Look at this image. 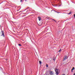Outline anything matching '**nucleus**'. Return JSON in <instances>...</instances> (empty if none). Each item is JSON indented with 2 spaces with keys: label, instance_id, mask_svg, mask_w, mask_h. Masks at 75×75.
Listing matches in <instances>:
<instances>
[{
  "label": "nucleus",
  "instance_id": "f257e3e1",
  "mask_svg": "<svg viewBox=\"0 0 75 75\" xmlns=\"http://www.w3.org/2000/svg\"><path fill=\"white\" fill-rule=\"evenodd\" d=\"M55 71L56 72V74L57 75H58L59 74V70L58 69H57V68H55Z\"/></svg>",
  "mask_w": 75,
  "mask_h": 75
},
{
  "label": "nucleus",
  "instance_id": "f03ea898",
  "mask_svg": "<svg viewBox=\"0 0 75 75\" xmlns=\"http://www.w3.org/2000/svg\"><path fill=\"white\" fill-rule=\"evenodd\" d=\"M68 58V57L67 56H65L64 57L63 61H65V60H66V59H67Z\"/></svg>",
  "mask_w": 75,
  "mask_h": 75
},
{
  "label": "nucleus",
  "instance_id": "7ed1b4c3",
  "mask_svg": "<svg viewBox=\"0 0 75 75\" xmlns=\"http://www.w3.org/2000/svg\"><path fill=\"white\" fill-rule=\"evenodd\" d=\"M1 33H2V36H3V37H4V31L2 30L1 31Z\"/></svg>",
  "mask_w": 75,
  "mask_h": 75
},
{
  "label": "nucleus",
  "instance_id": "20e7f679",
  "mask_svg": "<svg viewBox=\"0 0 75 75\" xmlns=\"http://www.w3.org/2000/svg\"><path fill=\"white\" fill-rule=\"evenodd\" d=\"M50 74L51 75H54V74L53 73H52V71H50Z\"/></svg>",
  "mask_w": 75,
  "mask_h": 75
},
{
  "label": "nucleus",
  "instance_id": "39448f33",
  "mask_svg": "<svg viewBox=\"0 0 75 75\" xmlns=\"http://www.w3.org/2000/svg\"><path fill=\"white\" fill-rule=\"evenodd\" d=\"M38 18L39 21H41V17H38Z\"/></svg>",
  "mask_w": 75,
  "mask_h": 75
},
{
  "label": "nucleus",
  "instance_id": "423d86ee",
  "mask_svg": "<svg viewBox=\"0 0 75 75\" xmlns=\"http://www.w3.org/2000/svg\"><path fill=\"white\" fill-rule=\"evenodd\" d=\"M71 13H72V12L70 11L69 13H67V14H71Z\"/></svg>",
  "mask_w": 75,
  "mask_h": 75
},
{
  "label": "nucleus",
  "instance_id": "0eeeda50",
  "mask_svg": "<svg viewBox=\"0 0 75 75\" xmlns=\"http://www.w3.org/2000/svg\"><path fill=\"white\" fill-rule=\"evenodd\" d=\"M74 69H75V67H73L72 69H71V72L72 71H73V70H74Z\"/></svg>",
  "mask_w": 75,
  "mask_h": 75
},
{
  "label": "nucleus",
  "instance_id": "6e6552de",
  "mask_svg": "<svg viewBox=\"0 0 75 75\" xmlns=\"http://www.w3.org/2000/svg\"><path fill=\"white\" fill-rule=\"evenodd\" d=\"M39 63H40V65H41V63H42V62H41V61H40Z\"/></svg>",
  "mask_w": 75,
  "mask_h": 75
},
{
  "label": "nucleus",
  "instance_id": "1a4fd4ad",
  "mask_svg": "<svg viewBox=\"0 0 75 75\" xmlns=\"http://www.w3.org/2000/svg\"><path fill=\"white\" fill-rule=\"evenodd\" d=\"M46 67H48V64H46Z\"/></svg>",
  "mask_w": 75,
  "mask_h": 75
},
{
  "label": "nucleus",
  "instance_id": "9d476101",
  "mask_svg": "<svg viewBox=\"0 0 75 75\" xmlns=\"http://www.w3.org/2000/svg\"><path fill=\"white\" fill-rule=\"evenodd\" d=\"M53 61H55V57H54L53 58Z\"/></svg>",
  "mask_w": 75,
  "mask_h": 75
},
{
  "label": "nucleus",
  "instance_id": "9b49d317",
  "mask_svg": "<svg viewBox=\"0 0 75 75\" xmlns=\"http://www.w3.org/2000/svg\"><path fill=\"white\" fill-rule=\"evenodd\" d=\"M19 46H21V45L20 44H18Z\"/></svg>",
  "mask_w": 75,
  "mask_h": 75
},
{
  "label": "nucleus",
  "instance_id": "f8f14e48",
  "mask_svg": "<svg viewBox=\"0 0 75 75\" xmlns=\"http://www.w3.org/2000/svg\"><path fill=\"white\" fill-rule=\"evenodd\" d=\"M61 49H60V50L59 51V52H61Z\"/></svg>",
  "mask_w": 75,
  "mask_h": 75
},
{
  "label": "nucleus",
  "instance_id": "ddd939ff",
  "mask_svg": "<svg viewBox=\"0 0 75 75\" xmlns=\"http://www.w3.org/2000/svg\"><path fill=\"white\" fill-rule=\"evenodd\" d=\"M22 1H23V0H21V2H22Z\"/></svg>",
  "mask_w": 75,
  "mask_h": 75
},
{
  "label": "nucleus",
  "instance_id": "4468645a",
  "mask_svg": "<svg viewBox=\"0 0 75 75\" xmlns=\"http://www.w3.org/2000/svg\"><path fill=\"white\" fill-rule=\"evenodd\" d=\"M53 20H54V21H55V20H54V19H53Z\"/></svg>",
  "mask_w": 75,
  "mask_h": 75
},
{
  "label": "nucleus",
  "instance_id": "2eb2a0df",
  "mask_svg": "<svg viewBox=\"0 0 75 75\" xmlns=\"http://www.w3.org/2000/svg\"><path fill=\"white\" fill-rule=\"evenodd\" d=\"M62 75H65V74H62Z\"/></svg>",
  "mask_w": 75,
  "mask_h": 75
},
{
  "label": "nucleus",
  "instance_id": "dca6fc26",
  "mask_svg": "<svg viewBox=\"0 0 75 75\" xmlns=\"http://www.w3.org/2000/svg\"><path fill=\"white\" fill-rule=\"evenodd\" d=\"M73 75H75V73H74L73 74Z\"/></svg>",
  "mask_w": 75,
  "mask_h": 75
},
{
  "label": "nucleus",
  "instance_id": "f3484780",
  "mask_svg": "<svg viewBox=\"0 0 75 75\" xmlns=\"http://www.w3.org/2000/svg\"><path fill=\"white\" fill-rule=\"evenodd\" d=\"M25 0V1H26V0Z\"/></svg>",
  "mask_w": 75,
  "mask_h": 75
},
{
  "label": "nucleus",
  "instance_id": "a211bd4d",
  "mask_svg": "<svg viewBox=\"0 0 75 75\" xmlns=\"http://www.w3.org/2000/svg\"><path fill=\"white\" fill-rule=\"evenodd\" d=\"M58 1H59V0H57Z\"/></svg>",
  "mask_w": 75,
  "mask_h": 75
}]
</instances>
